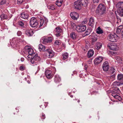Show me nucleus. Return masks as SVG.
I'll list each match as a JSON object with an SVG mask.
<instances>
[{
    "label": "nucleus",
    "mask_w": 123,
    "mask_h": 123,
    "mask_svg": "<svg viewBox=\"0 0 123 123\" xmlns=\"http://www.w3.org/2000/svg\"><path fill=\"white\" fill-rule=\"evenodd\" d=\"M82 6V4H81L79 0H78L74 3V6L76 9L80 10Z\"/></svg>",
    "instance_id": "f8f14e48"
},
{
    "label": "nucleus",
    "mask_w": 123,
    "mask_h": 123,
    "mask_svg": "<svg viewBox=\"0 0 123 123\" xmlns=\"http://www.w3.org/2000/svg\"><path fill=\"white\" fill-rule=\"evenodd\" d=\"M63 59L64 60L67 59L68 57V54L67 53H65L63 55Z\"/></svg>",
    "instance_id": "4c0bfd02"
},
{
    "label": "nucleus",
    "mask_w": 123,
    "mask_h": 123,
    "mask_svg": "<svg viewBox=\"0 0 123 123\" xmlns=\"http://www.w3.org/2000/svg\"><path fill=\"white\" fill-rule=\"evenodd\" d=\"M48 8L52 10H54L55 9L54 6L53 5L48 6Z\"/></svg>",
    "instance_id": "79ce46f5"
},
{
    "label": "nucleus",
    "mask_w": 123,
    "mask_h": 123,
    "mask_svg": "<svg viewBox=\"0 0 123 123\" xmlns=\"http://www.w3.org/2000/svg\"><path fill=\"white\" fill-rule=\"evenodd\" d=\"M72 75H73V74H72Z\"/></svg>",
    "instance_id": "338daca9"
},
{
    "label": "nucleus",
    "mask_w": 123,
    "mask_h": 123,
    "mask_svg": "<svg viewBox=\"0 0 123 123\" xmlns=\"http://www.w3.org/2000/svg\"><path fill=\"white\" fill-rule=\"evenodd\" d=\"M41 118L42 119H44L45 118V115L43 113L42 114V116H41Z\"/></svg>",
    "instance_id": "49530a36"
},
{
    "label": "nucleus",
    "mask_w": 123,
    "mask_h": 123,
    "mask_svg": "<svg viewBox=\"0 0 123 123\" xmlns=\"http://www.w3.org/2000/svg\"><path fill=\"white\" fill-rule=\"evenodd\" d=\"M109 41L111 42H116L117 38L116 35L114 34H110L108 37Z\"/></svg>",
    "instance_id": "1a4fd4ad"
},
{
    "label": "nucleus",
    "mask_w": 123,
    "mask_h": 123,
    "mask_svg": "<svg viewBox=\"0 0 123 123\" xmlns=\"http://www.w3.org/2000/svg\"><path fill=\"white\" fill-rule=\"evenodd\" d=\"M111 53L112 55L116 54V52L112 51H111Z\"/></svg>",
    "instance_id": "603ef678"
},
{
    "label": "nucleus",
    "mask_w": 123,
    "mask_h": 123,
    "mask_svg": "<svg viewBox=\"0 0 123 123\" xmlns=\"http://www.w3.org/2000/svg\"><path fill=\"white\" fill-rule=\"evenodd\" d=\"M43 106V107H42V109H43V108H45V106L44 105H40V107L41 108V106Z\"/></svg>",
    "instance_id": "5fc2aeb1"
},
{
    "label": "nucleus",
    "mask_w": 123,
    "mask_h": 123,
    "mask_svg": "<svg viewBox=\"0 0 123 123\" xmlns=\"http://www.w3.org/2000/svg\"><path fill=\"white\" fill-rule=\"evenodd\" d=\"M94 3H98L100 0H92Z\"/></svg>",
    "instance_id": "3c124183"
},
{
    "label": "nucleus",
    "mask_w": 123,
    "mask_h": 123,
    "mask_svg": "<svg viewBox=\"0 0 123 123\" xmlns=\"http://www.w3.org/2000/svg\"><path fill=\"white\" fill-rule=\"evenodd\" d=\"M121 84V83L120 82L115 81L113 83L112 85L114 86H119Z\"/></svg>",
    "instance_id": "473e14b6"
},
{
    "label": "nucleus",
    "mask_w": 123,
    "mask_h": 123,
    "mask_svg": "<svg viewBox=\"0 0 123 123\" xmlns=\"http://www.w3.org/2000/svg\"><path fill=\"white\" fill-rule=\"evenodd\" d=\"M63 2V0H57L55 4L58 6L60 7L62 5Z\"/></svg>",
    "instance_id": "a878e982"
},
{
    "label": "nucleus",
    "mask_w": 123,
    "mask_h": 123,
    "mask_svg": "<svg viewBox=\"0 0 123 123\" xmlns=\"http://www.w3.org/2000/svg\"><path fill=\"white\" fill-rule=\"evenodd\" d=\"M71 25L73 29V30L76 29V28H77V26L75 24L73 23L72 22L71 23Z\"/></svg>",
    "instance_id": "c9c22d12"
},
{
    "label": "nucleus",
    "mask_w": 123,
    "mask_h": 123,
    "mask_svg": "<svg viewBox=\"0 0 123 123\" xmlns=\"http://www.w3.org/2000/svg\"><path fill=\"white\" fill-rule=\"evenodd\" d=\"M45 73L46 76L48 79H51L53 76V73H52V71L50 70H46Z\"/></svg>",
    "instance_id": "2eb2a0df"
},
{
    "label": "nucleus",
    "mask_w": 123,
    "mask_h": 123,
    "mask_svg": "<svg viewBox=\"0 0 123 123\" xmlns=\"http://www.w3.org/2000/svg\"><path fill=\"white\" fill-rule=\"evenodd\" d=\"M76 34L74 32H71L70 34V37L72 39H75L77 37Z\"/></svg>",
    "instance_id": "4be33fe9"
},
{
    "label": "nucleus",
    "mask_w": 123,
    "mask_h": 123,
    "mask_svg": "<svg viewBox=\"0 0 123 123\" xmlns=\"http://www.w3.org/2000/svg\"><path fill=\"white\" fill-rule=\"evenodd\" d=\"M88 67L87 65H85L84 66V69H85L86 70V69Z\"/></svg>",
    "instance_id": "864d4df0"
},
{
    "label": "nucleus",
    "mask_w": 123,
    "mask_h": 123,
    "mask_svg": "<svg viewBox=\"0 0 123 123\" xmlns=\"http://www.w3.org/2000/svg\"><path fill=\"white\" fill-rule=\"evenodd\" d=\"M123 2H119L117 4V6H118V10L117 13L118 15L122 17L123 16Z\"/></svg>",
    "instance_id": "7ed1b4c3"
},
{
    "label": "nucleus",
    "mask_w": 123,
    "mask_h": 123,
    "mask_svg": "<svg viewBox=\"0 0 123 123\" xmlns=\"http://www.w3.org/2000/svg\"><path fill=\"white\" fill-rule=\"evenodd\" d=\"M96 33L98 34H101L103 33V30L100 27H98L96 30Z\"/></svg>",
    "instance_id": "cd10ccee"
},
{
    "label": "nucleus",
    "mask_w": 123,
    "mask_h": 123,
    "mask_svg": "<svg viewBox=\"0 0 123 123\" xmlns=\"http://www.w3.org/2000/svg\"><path fill=\"white\" fill-rule=\"evenodd\" d=\"M103 59V57L102 56H99L96 58L94 61L95 64L96 65H97L102 62Z\"/></svg>",
    "instance_id": "4468645a"
},
{
    "label": "nucleus",
    "mask_w": 123,
    "mask_h": 123,
    "mask_svg": "<svg viewBox=\"0 0 123 123\" xmlns=\"http://www.w3.org/2000/svg\"><path fill=\"white\" fill-rule=\"evenodd\" d=\"M108 47L110 49L113 50H117L118 48L116 43H109L107 45Z\"/></svg>",
    "instance_id": "0eeeda50"
},
{
    "label": "nucleus",
    "mask_w": 123,
    "mask_h": 123,
    "mask_svg": "<svg viewBox=\"0 0 123 123\" xmlns=\"http://www.w3.org/2000/svg\"><path fill=\"white\" fill-rule=\"evenodd\" d=\"M46 53V56L49 58H52L54 55V52L53 51L50 49H48L45 50Z\"/></svg>",
    "instance_id": "6e6552de"
},
{
    "label": "nucleus",
    "mask_w": 123,
    "mask_h": 123,
    "mask_svg": "<svg viewBox=\"0 0 123 123\" xmlns=\"http://www.w3.org/2000/svg\"><path fill=\"white\" fill-rule=\"evenodd\" d=\"M53 68L54 70H55V68L54 67H53Z\"/></svg>",
    "instance_id": "680f3d73"
},
{
    "label": "nucleus",
    "mask_w": 123,
    "mask_h": 123,
    "mask_svg": "<svg viewBox=\"0 0 123 123\" xmlns=\"http://www.w3.org/2000/svg\"><path fill=\"white\" fill-rule=\"evenodd\" d=\"M80 102V100H78V103Z\"/></svg>",
    "instance_id": "0e129e2a"
},
{
    "label": "nucleus",
    "mask_w": 123,
    "mask_h": 123,
    "mask_svg": "<svg viewBox=\"0 0 123 123\" xmlns=\"http://www.w3.org/2000/svg\"><path fill=\"white\" fill-rule=\"evenodd\" d=\"M6 0H0V5H2L6 3Z\"/></svg>",
    "instance_id": "a19ab883"
},
{
    "label": "nucleus",
    "mask_w": 123,
    "mask_h": 123,
    "mask_svg": "<svg viewBox=\"0 0 123 123\" xmlns=\"http://www.w3.org/2000/svg\"><path fill=\"white\" fill-rule=\"evenodd\" d=\"M22 34V32L20 31H18L17 32V35L19 36H20Z\"/></svg>",
    "instance_id": "8fccbe9b"
},
{
    "label": "nucleus",
    "mask_w": 123,
    "mask_h": 123,
    "mask_svg": "<svg viewBox=\"0 0 123 123\" xmlns=\"http://www.w3.org/2000/svg\"><path fill=\"white\" fill-rule=\"evenodd\" d=\"M95 23L94 19L92 17L90 18L88 23L89 25L92 27L95 24Z\"/></svg>",
    "instance_id": "aec40b11"
},
{
    "label": "nucleus",
    "mask_w": 123,
    "mask_h": 123,
    "mask_svg": "<svg viewBox=\"0 0 123 123\" xmlns=\"http://www.w3.org/2000/svg\"><path fill=\"white\" fill-rule=\"evenodd\" d=\"M55 34L56 36L57 37H59L61 36L62 34V29L59 27H57L55 28Z\"/></svg>",
    "instance_id": "dca6fc26"
},
{
    "label": "nucleus",
    "mask_w": 123,
    "mask_h": 123,
    "mask_svg": "<svg viewBox=\"0 0 123 123\" xmlns=\"http://www.w3.org/2000/svg\"><path fill=\"white\" fill-rule=\"evenodd\" d=\"M112 95L113 97L114 98L120 101H121L122 100L121 97L117 94L112 93Z\"/></svg>",
    "instance_id": "412c9836"
},
{
    "label": "nucleus",
    "mask_w": 123,
    "mask_h": 123,
    "mask_svg": "<svg viewBox=\"0 0 123 123\" xmlns=\"http://www.w3.org/2000/svg\"><path fill=\"white\" fill-rule=\"evenodd\" d=\"M123 28V25H120L119 26L116 30V32L117 33H119Z\"/></svg>",
    "instance_id": "c756f323"
},
{
    "label": "nucleus",
    "mask_w": 123,
    "mask_h": 123,
    "mask_svg": "<svg viewBox=\"0 0 123 123\" xmlns=\"http://www.w3.org/2000/svg\"><path fill=\"white\" fill-rule=\"evenodd\" d=\"M0 17L1 19H7V16L6 15L3 14L0 16Z\"/></svg>",
    "instance_id": "7c9ffc66"
},
{
    "label": "nucleus",
    "mask_w": 123,
    "mask_h": 123,
    "mask_svg": "<svg viewBox=\"0 0 123 123\" xmlns=\"http://www.w3.org/2000/svg\"><path fill=\"white\" fill-rule=\"evenodd\" d=\"M26 34L28 36H32L34 33V31L32 29H28L26 30L25 31Z\"/></svg>",
    "instance_id": "f3484780"
},
{
    "label": "nucleus",
    "mask_w": 123,
    "mask_h": 123,
    "mask_svg": "<svg viewBox=\"0 0 123 123\" xmlns=\"http://www.w3.org/2000/svg\"><path fill=\"white\" fill-rule=\"evenodd\" d=\"M38 48L40 51H44L45 49V47L41 44H39L38 46Z\"/></svg>",
    "instance_id": "5701e85b"
},
{
    "label": "nucleus",
    "mask_w": 123,
    "mask_h": 123,
    "mask_svg": "<svg viewBox=\"0 0 123 123\" xmlns=\"http://www.w3.org/2000/svg\"><path fill=\"white\" fill-rule=\"evenodd\" d=\"M27 82H28V84H30V81L29 80H28L27 81Z\"/></svg>",
    "instance_id": "052dcab7"
},
{
    "label": "nucleus",
    "mask_w": 123,
    "mask_h": 123,
    "mask_svg": "<svg viewBox=\"0 0 123 123\" xmlns=\"http://www.w3.org/2000/svg\"><path fill=\"white\" fill-rule=\"evenodd\" d=\"M106 11L105 5L103 4H99L98 6L96 12L99 15H101L104 14Z\"/></svg>",
    "instance_id": "f257e3e1"
},
{
    "label": "nucleus",
    "mask_w": 123,
    "mask_h": 123,
    "mask_svg": "<svg viewBox=\"0 0 123 123\" xmlns=\"http://www.w3.org/2000/svg\"><path fill=\"white\" fill-rule=\"evenodd\" d=\"M70 16L72 19L75 20H77L79 17L78 14L75 12L71 13L70 14Z\"/></svg>",
    "instance_id": "ddd939ff"
},
{
    "label": "nucleus",
    "mask_w": 123,
    "mask_h": 123,
    "mask_svg": "<svg viewBox=\"0 0 123 123\" xmlns=\"http://www.w3.org/2000/svg\"><path fill=\"white\" fill-rule=\"evenodd\" d=\"M25 51L29 54L27 56V58L29 59L30 57L33 56L35 55V53L34 52L33 50L31 48L30 46H27L25 47Z\"/></svg>",
    "instance_id": "20e7f679"
},
{
    "label": "nucleus",
    "mask_w": 123,
    "mask_h": 123,
    "mask_svg": "<svg viewBox=\"0 0 123 123\" xmlns=\"http://www.w3.org/2000/svg\"><path fill=\"white\" fill-rule=\"evenodd\" d=\"M44 23V19H40V25L39 27L40 28L43 25Z\"/></svg>",
    "instance_id": "58836bf2"
},
{
    "label": "nucleus",
    "mask_w": 123,
    "mask_h": 123,
    "mask_svg": "<svg viewBox=\"0 0 123 123\" xmlns=\"http://www.w3.org/2000/svg\"><path fill=\"white\" fill-rule=\"evenodd\" d=\"M116 71L115 69L113 67H111L110 70V73L111 74H113Z\"/></svg>",
    "instance_id": "72a5a7b5"
},
{
    "label": "nucleus",
    "mask_w": 123,
    "mask_h": 123,
    "mask_svg": "<svg viewBox=\"0 0 123 123\" xmlns=\"http://www.w3.org/2000/svg\"><path fill=\"white\" fill-rule=\"evenodd\" d=\"M20 60L22 62H23L24 60V58H21Z\"/></svg>",
    "instance_id": "6e6d98bb"
},
{
    "label": "nucleus",
    "mask_w": 123,
    "mask_h": 123,
    "mask_svg": "<svg viewBox=\"0 0 123 123\" xmlns=\"http://www.w3.org/2000/svg\"><path fill=\"white\" fill-rule=\"evenodd\" d=\"M38 24L37 20L34 17L31 18L30 21V25L31 27H35Z\"/></svg>",
    "instance_id": "423d86ee"
},
{
    "label": "nucleus",
    "mask_w": 123,
    "mask_h": 123,
    "mask_svg": "<svg viewBox=\"0 0 123 123\" xmlns=\"http://www.w3.org/2000/svg\"><path fill=\"white\" fill-rule=\"evenodd\" d=\"M29 15L26 12H23L21 14L20 17L23 18L28 19Z\"/></svg>",
    "instance_id": "a211bd4d"
},
{
    "label": "nucleus",
    "mask_w": 123,
    "mask_h": 123,
    "mask_svg": "<svg viewBox=\"0 0 123 123\" xmlns=\"http://www.w3.org/2000/svg\"><path fill=\"white\" fill-rule=\"evenodd\" d=\"M114 90V91L118 93L120 92V90L119 88L117 87H115L113 88Z\"/></svg>",
    "instance_id": "e433bc0d"
},
{
    "label": "nucleus",
    "mask_w": 123,
    "mask_h": 123,
    "mask_svg": "<svg viewBox=\"0 0 123 123\" xmlns=\"http://www.w3.org/2000/svg\"><path fill=\"white\" fill-rule=\"evenodd\" d=\"M18 24L19 25L22 27L24 28L25 27L24 26V24L23 22L22 21H20L18 22Z\"/></svg>",
    "instance_id": "f704fd0d"
},
{
    "label": "nucleus",
    "mask_w": 123,
    "mask_h": 123,
    "mask_svg": "<svg viewBox=\"0 0 123 123\" xmlns=\"http://www.w3.org/2000/svg\"><path fill=\"white\" fill-rule=\"evenodd\" d=\"M97 39L96 37H93L92 38V41L93 42H95L97 40Z\"/></svg>",
    "instance_id": "09e8293b"
},
{
    "label": "nucleus",
    "mask_w": 123,
    "mask_h": 123,
    "mask_svg": "<svg viewBox=\"0 0 123 123\" xmlns=\"http://www.w3.org/2000/svg\"><path fill=\"white\" fill-rule=\"evenodd\" d=\"M54 43L55 45H60L61 44L60 41L59 40H56L55 41Z\"/></svg>",
    "instance_id": "37998d69"
},
{
    "label": "nucleus",
    "mask_w": 123,
    "mask_h": 123,
    "mask_svg": "<svg viewBox=\"0 0 123 123\" xmlns=\"http://www.w3.org/2000/svg\"><path fill=\"white\" fill-rule=\"evenodd\" d=\"M122 70H123V68H122Z\"/></svg>",
    "instance_id": "69168bd1"
},
{
    "label": "nucleus",
    "mask_w": 123,
    "mask_h": 123,
    "mask_svg": "<svg viewBox=\"0 0 123 123\" xmlns=\"http://www.w3.org/2000/svg\"><path fill=\"white\" fill-rule=\"evenodd\" d=\"M122 36L123 37V30L121 33Z\"/></svg>",
    "instance_id": "bf43d9fd"
},
{
    "label": "nucleus",
    "mask_w": 123,
    "mask_h": 123,
    "mask_svg": "<svg viewBox=\"0 0 123 123\" xmlns=\"http://www.w3.org/2000/svg\"><path fill=\"white\" fill-rule=\"evenodd\" d=\"M17 3L18 4H20L22 3L24 0H17Z\"/></svg>",
    "instance_id": "a18cd8bd"
},
{
    "label": "nucleus",
    "mask_w": 123,
    "mask_h": 123,
    "mask_svg": "<svg viewBox=\"0 0 123 123\" xmlns=\"http://www.w3.org/2000/svg\"><path fill=\"white\" fill-rule=\"evenodd\" d=\"M91 32V31L90 29H87L84 33L85 36L89 35Z\"/></svg>",
    "instance_id": "ea45409f"
},
{
    "label": "nucleus",
    "mask_w": 123,
    "mask_h": 123,
    "mask_svg": "<svg viewBox=\"0 0 123 123\" xmlns=\"http://www.w3.org/2000/svg\"><path fill=\"white\" fill-rule=\"evenodd\" d=\"M87 21L86 19H85L82 22V24H85L87 23Z\"/></svg>",
    "instance_id": "c03bdc74"
},
{
    "label": "nucleus",
    "mask_w": 123,
    "mask_h": 123,
    "mask_svg": "<svg viewBox=\"0 0 123 123\" xmlns=\"http://www.w3.org/2000/svg\"><path fill=\"white\" fill-rule=\"evenodd\" d=\"M52 38L51 37L47 38L43 37L41 39V42L44 44H47L48 43H50L52 42Z\"/></svg>",
    "instance_id": "39448f33"
},
{
    "label": "nucleus",
    "mask_w": 123,
    "mask_h": 123,
    "mask_svg": "<svg viewBox=\"0 0 123 123\" xmlns=\"http://www.w3.org/2000/svg\"><path fill=\"white\" fill-rule=\"evenodd\" d=\"M25 80H27V78L26 77L25 78Z\"/></svg>",
    "instance_id": "e2e57ef3"
},
{
    "label": "nucleus",
    "mask_w": 123,
    "mask_h": 123,
    "mask_svg": "<svg viewBox=\"0 0 123 123\" xmlns=\"http://www.w3.org/2000/svg\"><path fill=\"white\" fill-rule=\"evenodd\" d=\"M82 5H86L89 2V0H79Z\"/></svg>",
    "instance_id": "b1692460"
},
{
    "label": "nucleus",
    "mask_w": 123,
    "mask_h": 123,
    "mask_svg": "<svg viewBox=\"0 0 123 123\" xmlns=\"http://www.w3.org/2000/svg\"><path fill=\"white\" fill-rule=\"evenodd\" d=\"M45 24V23L46 22L47 23L48 21V20L47 19H44Z\"/></svg>",
    "instance_id": "13d9d810"
},
{
    "label": "nucleus",
    "mask_w": 123,
    "mask_h": 123,
    "mask_svg": "<svg viewBox=\"0 0 123 123\" xmlns=\"http://www.w3.org/2000/svg\"><path fill=\"white\" fill-rule=\"evenodd\" d=\"M102 45V43L99 42H97L95 44V48L96 49L98 50L100 49Z\"/></svg>",
    "instance_id": "6ab92c4d"
},
{
    "label": "nucleus",
    "mask_w": 123,
    "mask_h": 123,
    "mask_svg": "<svg viewBox=\"0 0 123 123\" xmlns=\"http://www.w3.org/2000/svg\"><path fill=\"white\" fill-rule=\"evenodd\" d=\"M19 69L21 70H23L25 69V68L23 66H21L20 67Z\"/></svg>",
    "instance_id": "de8ad7c7"
},
{
    "label": "nucleus",
    "mask_w": 123,
    "mask_h": 123,
    "mask_svg": "<svg viewBox=\"0 0 123 123\" xmlns=\"http://www.w3.org/2000/svg\"><path fill=\"white\" fill-rule=\"evenodd\" d=\"M17 39V38H13L12 40L11 41L10 43L11 46H14L16 44V41Z\"/></svg>",
    "instance_id": "c85d7f7f"
},
{
    "label": "nucleus",
    "mask_w": 123,
    "mask_h": 123,
    "mask_svg": "<svg viewBox=\"0 0 123 123\" xmlns=\"http://www.w3.org/2000/svg\"><path fill=\"white\" fill-rule=\"evenodd\" d=\"M71 93H68V95L69 96H70V97H71V98H73V95H71Z\"/></svg>",
    "instance_id": "4d7b16f0"
},
{
    "label": "nucleus",
    "mask_w": 123,
    "mask_h": 123,
    "mask_svg": "<svg viewBox=\"0 0 123 123\" xmlns=\"http://www.w3.org/2000/svg\"><path fill=\"white\" fill-rule=\"evenodd\" d=\"M86 29V25H80L77 26L76 30L79 32H82L85 31Z\"/></svg>",
    "instance_id": "9b49d317"
},
{
    "label": "nucleus",
    "mask_w": 123,
    "mask_h": 123,
    "mask_svg": "<svg viewBox=\"0 0 123 123\" xmlns=\"http://www.w3.org/2000/svg\"><path fill=\"white\" fill-rule=\"evenodd\" d=\"M54 80L56 83H58L61 80V78L58 75H56L55 76Z\"/></svg>",
    "instance_id": "bb28decb"
},
{
    "label": "nucleus",
    "mask_w": 123,
    "mask_h": 123,
    "mask_svg": "<svg viewBox=\"0 0 123 123\" xmlns=\"http://www.w3.org/2000/svg\"><path fill=\"white\" fill-rule=\"evenodd\" d=\"M117 79L120 80H123V74H120L117 76Z\"/></svg>",
    "instance_id": "2f4dec72"
},
{
    "label": "nucleus",
    "mask_w": 123,
    "mask_h": 123,
    "mask_svg": "<svg viewBox=\"0 0 123 123\" xmlns=\"http://www.w3.org/2000/svg\"><path fill=\"white\" fill-rule=\"evenodd\" d=\"M94 53V51L92 50H90L88 52L87 56L88 57L90 58L92 56Z\"/></svg>",
    "instance_id": "393cba45"
},
{
    "label": "nucleus",
    "mask_w": 123,
    "mask_h": 123,
    "mask_svg": "<svg viewBox=\"0 0 123 123\" xmlns=\"http://www.w3.org/2000/svg\"><path fill=\"white\" fill-rule=\"evenodd\" d=\"M102 68L103 70L105 72L107 71L109 68L110 66L108 62L105 61L103 63Z\"/></svg>",
    "instance_id": "9d476101"
},
{
    "label": "nucleus",
    "mask_w": 123,
    "mask_h": 123,
    "mask_svg": "<svg viewBox=\"0 0 123 123\" xmlns=\"http://www.w3.org/2000/svg\"><path fill=\"white\" fill-rule=\"evenodd\" d=\"M27 59L29 60H30L31 64H33V65L34 66L37 65V62L40 60V58L37 56V55L36 54L33 56L30 57V58H27Z\"/></svg>",
    "instance_id": "f03ea898"
}]
</instances>
